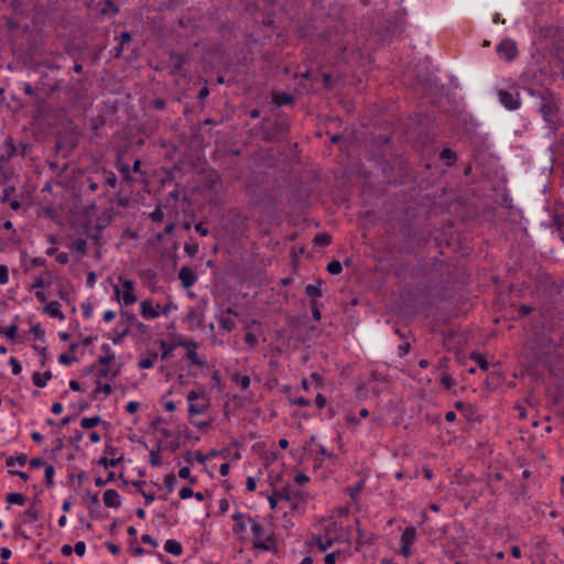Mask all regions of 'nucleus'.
Returning a JSON list of instances; mask_svg holds the SVG:
<instances>
[{"label": "nucleus", "instance_id": "obj_1", "mask_svg": "<svg viewBox=\"0 0 564 564\" xmlns=\"http://www.w3.org/2000/svg\"><path fill=\"white\" fill-rule=\"evenodd\" d=\"M528 348L532 351L535 360L544 365L564 358V347L556 344L555 339L546 333H539L531 337Z\"/></svg>", "mask_w": 564, "mask_h": 564}, {"label": "nucleus", "instance_id": "obj_2", "mask_svg": "<svg viewBox=\"0 0 564 564\" xmlns=\"http://www.w3.org/2000/svg\"><path fill=\"white\" fill-rule=\"evenodd\" d=\"M539 112L551 130H557L561 126V116L553 95L547 90L539 93Z\"/></svg>", "mask_w": 564, "mask_h": 564}, {"label": "nucleus", "instance_id": "obj_3", "mask_svg": "<svg viewBox=\"0 0 564 564\" xmlns=\"http://www.w3.org/2000/svg\"><path fill=\"white\" fill-rule=\"evenodd\" d=\"M119 282L122 286V290H120L117 285L113 288V294L116 299L126 306L134 304L137 302V296L134 294L133 281L119 278Z\"/></svg>", "mask_w": 564, "mask_h": 564}, {"label": "nucleus", "instance_id": "obj_4", "mask_svg": "<svg viewBox=\"0 0 564 564\" xmlns=\"http://www.w3.org/2000/svg\"><path fill=\"white\" fill-rule=\"evenodd\" d=\"M416 540V528L412 524L406 525L400 536V555H402L404 558H409L413 554V545L415 544Z\"/></svg>", "mask_w": 564, "mask_h": 564}, {"label": "nucleus", "instance_id": "obj_5", "mask_svg": "<svg viewBox=\"0 0 564 564\" xmlns=\"http://www.w3.org/2000/svg\"><path fill=\"white\" fill-rule=\"evenodd\" d=\"M100 349L104 352V355L98 358V365L100 367L97 370V376L99 378L115 377L116 372H111V369H110V364L116 358L115 351L111 349V347L108 344H102Z\"/></svg>", "mask_w": 564, "mask_h": 564}, {"label": "nucleus", "instance_id": "obj_6", "mask_svg": "<svg viewBox=\"0 0 564 564\" xmlns=\"http://www.w3.org/2000/svg\"><path fill=\"white\" fill-rule=\"evenodd\" d=\"M250 530L254 538L256 547L260 550L268 551L270 546L265 543L268 541L273 542L272 533L265 532L262 524H260L257 520L249 518Z\"/></svg>", "mask_w": 564, "mask_h": 564}, {"label": "nucleus", "instance_id": "obj_7", "mask_svg": "<svg viewBox=\"0 0 564 564\" xmlns=\"http://www.w3.org/2000/svg\"><path fill=\"white\" fill-rule=\"evenodd\" d=\"M497 54L507 62L513 61L518 56V47L513 40L503 39L496 47Z\"/></svg>", "mask_w": 564, "mask_h": 564}, {"label": "nucleus", "instance_id": "obj_8", "mask_svg": "<svg viewBox=\"0 0 564 564\" xmlns=\"http://www.w3.org/2000/svg\"><path fill=\"white\" fill-rule=\"evenodd\" d=\"M178 280L184 289H191L198 280L197 273L187 265H183L178 271Z\"/></svg>", "mask_w": 564, "mask_h": 564}, {"label": "nucleus", "instance_id": "obj_9", "mask_svg": "<svg viewBox=\"0 0 564 564\" xmlns=\"http://www.w3.org/2000/svg\"><path fill=\"white\" fill-rule=\"evenodd\" d=\"M500 104L508 110H517L520 107L519 94L510 93L507 90H499L498 93Z\"/></svg>", "mask_w": 564, "mask_h": 564}, {"label": "nucleus", "instance_id": "obj_10", "mask_svg": "<svg viewBox=\"0 0 564 564\" xmlns=\"http://www.w3.org/2000/svg\"><path fill=\"white\" fill-rule=\"evenodd\" d=\"M336 50L339 52V57L341 61L347 64H354L358 58L364 57V52L360 48L350 51L349 47L345 44L338 45Z\"/></svg>", "mask_w": 564, "mask_h": 564}, {"label": "nucleus", "instance_id": "obj_11", "mask_svg": "<svg viewBox=\"0 0 564 564\" xmlns=\"http://www.w3.org/2000/svg\"><path fill=\"white\" fill-rule=\"evenodd\" d=\"M105 455L106 456L99 460V464L105 468L117 467L122 459V455L117 456V449L109 445L105 448Z\"/></svg>", "mask_w": 564, "mask_h": 564}, {"label": "nucleus", "instance_id": "obj_12", "mask_svg": "<svg viewBox=\"0 0 564 564\" xmlns=\"http://www.w3.org/2000/svg\"><path fill=\"white\" fill-rule=\"evenodd\" d=\"M279 496L281 497V499L285 500L305 501V499L307 498V492L301 489L286 487L279 491Z\"/></svg>", "mask_w": 564, "mask_h": 564}, {"label": "nucleus", "instance_id": "obj_13", "mask_svg": "<svg viewBox=\"0 0 564 564\" xmlns=\"http://www.w3.org/2000/svg\"><path fill=\"white\" fill-rule=\"evenodd\" d=\"M236 316L237 313L231 307L226 308L219 317L220 327L227 332H231L236 327Z\"/></svg>", "mask_w": 564, "mask_h": 564}, {"label": "nucleus", "instance_id": "obj_14", "mask_svg": "<svg viewBox=\"0 0 564 564\" xmlns=\"http://www.w3.org/2000/svg\"><path fill=\"white\" fill-rule=\"evenodd\" d=\"M172 61V73L175 75H185L184 65L187 62V58L183 54L173 53L171 55Z\"/></svg>", "mask_w": 564, "mask_h": 564}, {"label": "nucleus", "instance_id": "obj_15", "mask_svg": "<svg viewBox=\"0 0 564 564\" xmlns=\"http://www.w3.org/2000/svg\"><path fill=\"white\" fill-rule=\"evenodd\" d=\"M104 503L108 508H119L121 505V497L115 489H107L104 492Z\"/></svg>", "mask_w": 564, "mask_h": 564}, {"label": "nucleus", "instance_id": "obj_16", "mask_svg": "<svg viewBox=\"0 0 564 564\" xmlns=\"http://www.w3.org/2000/svg\"><path fill=\"white\" fill-rule=\"evenodd\" d=\"M432 265H433V272H432L431 276L429 278V282L440 283L443 280L445 265H444L443 261L437 260V259H433Z\"/></svg>", "mask_w": 564, "mask_h": 564}, {"label": "nucleus", "instance_id": "obj_17", "mask_svg": "<svg viewBox=\"0 0 564 564\" xmlns=\"http://www.w3.org/2000/svg\"><path fill=\"white\" fill-rule=\"evenodd\" d=\"M141 316L144 319H155L160 316V313L156 308L153 307L151 301L144 300L141 302Z\"/></svg>", "mask_w": 564, "mask_h": 564}, {"label": "nucleus", "instance_id": "obj_18", "mask_svg": "<svg viewBox=\"0 0 564 564\" xmlns=\"http://www.w3.org/2000/svg\"><path fill=\"white\" fill-rule=\"evenodd\" d=\"M52 377L53 376L51 371H45L43 373L35 371L32 375V381L37 388H45L47 386V382L52 379Z\"/></svg>", "mask_w": 564, "mask_h": 564}, {"label": "nucleus", "instance_id": "obj_19", "mask_svg": "<svg viewBox=\"0 0 564 564\" xmlns=\"http://www.w3.org/2000/svg\"><path fill=\"white\" fill-rule=\"evenodd\" d=\"M208 408V400L203 399V402L193 401L192 403H188V413L191 415H200L206 412Z\"/></svg>", "mask_w": 564, "mask_h": 564}, {"label": "nucleus", "instance_id": "obj_20", "mask_svg": "<svg viewBox=\"0 0 564 564\" xmlns=\"http://www.w3.org/2000/svg\"><path fill=\"white\" fill-rule=\"evenodd\" d=\"M44 311L51 317L64 319V314L61 311V304L57 301H52V302L47 303L44 307Z\"/></svg>", "mask_w": 564, "mask_h": 564}, {"label": "nucleus", "instance_id": "obj_21", "mask_svg": "<svg viewBox=\"0 0 564 564\" xmlns=\"http://www.w3.org/2000/svg\"><path fill=\"white\" fill-rule=\"evenodd\" d=\"M159 345L162 350V354L160 356L161 360L170 359L173 356V351L175 350L176 345H174L173 343H167L164 339H161Z\"/></svg>", "mask_w": 564, "mask_h": 564}, {"label": "nucleus", "instance_id": "obj_22", "mask_svg": "<svg viewBox=\"0 0 564 564\" xmlns=\"http://www.w3.org/2000/svg\"><path fill=\"white\" fill-rule=\"evenodd\" d=\"M364 486H365L364 480H359L357 484L348 486L346 488V492L348 494V496L352 502H356L359 499V496L364 489Z\"/></svg>", "mask_w": 564, "mask_h": 564}, {"label": "nucleus", "instance_id": "obj_23", "mask_svg": "<svg viewBox=\"0 0 564 564\" xmlns=\"http://www.w3.org/2000/svg\"><path fill=\"white\" fill-rule=\"evenodd\" d=\"M158 359L159 354L156 351L149 352L147 357L139 360L138 366L140 369H150L154 366Z\"/></svg>", "mask_w": 564, "mask_h": 564}, {"label": "nucleus", "instance_id": "obj_24", "mask_svg": "<svg viewBox=\"0 0 564 564\" xmlns=\"http://www.w3.org/2000/svg\"><path fill=\"white\" fill-rule=\"evenodd\" d=\"M164 550L175 556H180L183 553V546L176 540H167L164 544Z\"/></svg>", "mask_w": 564, "mask_h": 564}, {"label": "nucleus", "instance_id": "obj_25", "mask_svg": "<svg viewBox=\"0 0 564 564\" xmlns=\"http://www.w3.org/2000/svg\"><path fill=\"white\" fill-rule=\"evenodd\" d=\"M273 101L276 106H286L293 104L294 98L288 93L280 91L273 95Z\"/></svg>", "mask_w": 564, "mask_h": 564}, {"label": "nucleus", "instance_id": "obj_26", "mask_svg": "<svg viewBox=\"0 0 564 564\" xmlns=\"http://www.w3.org/2000/svg\"><path fill=\"white\" fill-rule=\"evenodd\" d=\"M440 159L445 163V165L452 166L455 164L457 155L452 149L445 148L441 151Z\"/></svg>", "mask_w": 564, "mask_h": 564}, {"label": "nucleus", "instance_id": "obj_27", "mask_svg": "<svg viewBox=\"0 0 564 564\" xmlns=\"http://www.w3.org/2000/svg\"><path fill=\"white\" fill-rule=\"evenodd\" d=\"M196 350H197V348H193V347L191 349L186 350V359L194 366L203 367L205 365V360H204V358L198 356Z\"/></svg>", "mask_w": 564, "mask_h": 564}, {"label": "nucleus", "instance_id": "obj_28", "mask_svg": "<svg viewBox=\"0 0 564 564\" xmlns=\"http://www.w3.org/2000/svg\"><path fill=\"white\" fill-rule=\"evenodd\" d=\"M207 457L203 455L199 451L195 452H187L184 455V460L188 464H192L193 462H197L199 464H205Z\"/></svg>", "mask_w": 564, "mask_h": 564}, {"label": "nucleus", "instance_id": "obj_29", "mask_svg": "<svg viewBox=\"0 0 564 564\" xmlns=\"http://www.w3.org/2000/svg\"><path fill=\"white\" fill-rule=\"evenodd\" d=\"M305 294L311 297V300H317L323 295L321 290V282L318 284H307L305 286Z\"/></svg>", "mask_w": 564, "mask_h": 564}, {"label": "nucleus", "instance_id": "obj_30", "mask_svg": "<svg viewBox=\"0 0 564 564\" xmlns=\"http://www.w3.org/2000/svg\"><path fill=\"white\" fill-rule=\"evenodd\" d=\"M26 497L20 492H11L7 496V502L9 505L24 506Z\"/></svg>", "mask_w": 564, "mask_h": 564}, {"label": "nucleus", "instance_id": "obj_31", "mask_svg": "<svg viewBox=\"0 0 564 564\" xmlns=\"http://www.w3.org/2000/svg\"><path fill=\"white\" fill-rule=\"evenodd\" d=\"M6 463L8 467H12L14 465L23 467L28 463V456L25 454H20L17 457L10 456L7 458Z\"/></svg>", "mask_w": 564, "mask_h": 564}, {"label": "nucleus", "instance_id": "obj_32", "mask_svg": "<svg viewBox=\"0 0 564 564\" xmlns=\"http://www.w3.org/2000/svg\"><path fill=\"white\" fill-rule=\"evenodd\" d=\"M72 250L78 254H85L87 250V241L78 238L72 242Z\"/></svg>", "mask_w": 564, "mask_h": 564}, {"label": "nucleus", "instance_id": "obj_33", "mask_svg": "<svg viewBox=\"0 0 564 564\" xmlns=\"http://www.w3.org/2000/svg\"><path fill=\"white\" fill-rule=\"evenodd\" d=\"M100 422V416L98 415H95V416H90V417H83L80 420V426L85 430H90L95 426H97Z\"/></svg>", "mask_w": 564, "mask_h": 564}, {"label": "nucleus", "instance_id": "obj_34", "mask_svg": "<svg viewBox=\"0 0 564 564\" xmlns=\"http://www.w3.org/2000/svg\"><path fill=\"white\" fill-rule=\"evenodd\" d=\"M116 166L126 181H131V169L128 164L123 163L120 159H118L116 162Z\"/></svg>", "mask_w": 564, "mask_h": 564}, {"label": "nucleus", "instance_id": "obj_35", "mask_svg": "<svg viewBox=\"0 0 564 564\" xmlns=\"http://www.w3.org/2000/svg\"><path fill=\"white\" fill-rule=\"evenodd\" d=\"M232 520L235 521V532L246 531L247 527L246 523L243 522V514L241 512H236L235 514H232Z\"/></svg>", "mask_w": 564, "mask_h": 564}, {"label": "nucleus", "instance_id": "obj_36", "mask_svg": "<svg viewBox=\"0 0 564 564\" xmlns=\"http://www.w3.org/2000/svg\"><path fill=\"white\" fill-rule=\"evenodd\" d=\"M173 344L176 345V347H183L186 350L191 349L192 347L193 348H198V344L196 341L188 340V339L183 338V337H178L176 339V341H174Z\"/></svg>", "mask_w": 564, "mask_h": 564}, {"label": "nucleus", "instance_id": "obj_37", "mask_svg": "<svg viewBox=\"0 0 564 564\" xmlns=\"http://www.w3.org/2000/svg\"><path fill=\"white\" fill-rule=\"evenodd\" d=\"M327 272L332 275L340 274L343 271V265L338 260H333L327 264Z\"/></svg>", "mask_w": 564, "mask_h": 564}, {"label": "nucleus", "instance_id": "obj_38", "mask_svg": "<svg viewBox=\"0 0 564 564\" xmlns=\"http://www.w3.org/2000/svg\"><path fill=\"white\" fill-rule=\"evenodd\" d=\"M178 477L188 480L192 485H195L197 481L196 477L191 476V469L187 466L180 468Z\"/></svg>", "mask_w": 564, "mask_h": 564}, {"label": "nucleus", "instance_id": "obj_39", "mask_svg": "<svg viewBox=\"0 0 564 564\" xmlns=\"http://www.w3.org/2000/svg\"><path fill=\"white\" fill-rule=\"evenodd\" d=\"M234 380L242 390L248 389L251 383L250 377L246 375H236Z\"/></svg>", "mask_w": 564, "mask_h": 564}, {"label": "nucleus", "instance_id": "obj_40", "mask_svg": "<svg viewBox=\"0 0 564 564\" xmlns=\"http://www.w3.org/2000/svg\"><path fill=\"white\" fill-rule=\"evenodd\" d=\"M111 391H112V387L109 383H101L98 381L94 393H95V395H98L99 393L109 395L111 393Z\"/></svg>", "mask_w": 564, "mask_h": 564}, {"label": "nucleus", "instance_id": "obj_41", "mask_svg": "<svg viewBox=\"0 0 564 564\" xmlns=\"http://www.w3.org/2000/svg\"><path fill=\"white\" fill-rule=\"evenodd\" d=\"M149 463L153 467H159L162 465V457L159 451H151L149 454Z\"/></svg>", "mask_w": 564, "mask_h": 564}, {"label": "nucleus", "instance_id": "obj_42", "mask_svg": "<svg viewBox=\"0 0 564 564\" xmlns=\"http://www.w3.org/2000/svg\"><path fill=\"white\" fill-rule=\"evenodd\" d=\"M316 246L326 247L330 243V237L327 234H318L314 238Z\"/></svg>", "mask_w": 564, "mask_h": 564}, {"label": "nucleus", "instance_id": "obj_43", "mask_svg": "<svg viewBox=\"0 0 564 564\" xmlns=\"http://www.w3.org/2000/svg\"><path fill=\"white\" fill-rule=\"evenodd\" d=\"M333 543H334V540L327 535L325 538H319L317 540V546L321 551L328 550L329 547H332Z\"/></svg>", "mask_w": 564, "mask_h": 564}, {"label": "nucleus", "instance_id": "obj_44", "mask_svg": "<svg viewBox=\"0 0 564 564\" xmlns=\"http://www.w3.org/2000/svg\"><path fill=\"white\" fill-rule=\"evenodd\" d=\"M311 311H312V316L315 321H319L322 315H321V308H319V303L317 300H311Z\"/></svg>", "mask_w": 564, "mask_h": 564}, {"label": "nucleus", "instance_id": "obj_45", "mask_svg": "<svg viewBox=\"0 0 564 564\" xmlns=\"http://www.w3.org/2000/svg\"><path fill=\"white\" fill-rule=\"evenodd\" d=\"M440 382L445 389H451L455 386V380L453 377L446 373L441 376Z\"/></svg>", "mask_w": 564, "mask_h": 564}, {"label": "nucleus", "instance_id": "obj_46", "mask_svg": "<svg viewBox=\"0 0 564 564\" xmlns=\"http://www.w3.org/2000/svg\"><path fill=\"white\" fill-rule=\"evenodd\" d=\"M17 333H18V325L17 324L9 325L7 328H4V332H3V334L6 335V337L9 340H14L15 337H17Z\"/></svg>", "mask_w": 564, "mask_h": 564}, {"label": "nucleus", "instance_id": "obj_47", "mask_svg": "<svg viewBox=\"0 0 564 564\" xmlns=\"http://www.w3.org/2000/svg\"><path fill=\"white\" fill-rule=\"evenodd\" d=\"M186 399H187L188 403H192L193 401H197L198 399H206V395H205L204 391L191 390L187 393Z\"/></svg>", "mask_w": 564, "mask_h": 564}, {"label": "nucleus", "instance_id": "obj_48", "mask_svg": "<svg viewBox=\"0 0 564 564\" xmlns=\"http://www.w3.org/2000/svg\"><path fill=\"white\" fill-rule=\"evenodd\" d=\"M54 475H55L54 466H52V465L46 466L45 467L44 477H45V481H46L47 486H52L53 485Z\"/></svg>", "mask_w": 564, "mask_h": 564}, {"label": "nucleus", "instance_id": "obj_49", "mask_svg": "<svg viewBox=\"0 0 564 564\" xmlns=\"http://www.w3.org/2000/svg\"><path fill=\"white\" fill-rule=\"evenodd\" d=\"M150 218L154 223H162L164 219V213L160 206H156L155 209L150 214Z\"/></svg>", "mask_w": 564, "mask_h": 564}, {"label": "nucleus", "instance_id": "obj_50", "mask_svg": "<svg viewBox=\"0 0 564 564\" xmlns=\"http://www.w3.org/2000/svg\"><path fill=\"white\" fill-rule=\"evenodd\" d=\"M9 365L11 366L12 368V373L14 376H19L22 371V366L20 364V361L15 358V357H11L10 360H9Z\"/></svg>", "mask_w": 564, "mask_h": 564}, {"label": "nucleus", "instance_id": "obj_51", "mask_svg": "<svg viewBox=\"0 0 564 564\" xmlns=\"http://www.w3.org/2000/svg\"><path fill=\"white\" fill-rule=\"evenodd\" d=\"M175 482H176V478L173 474H169L164 477V485L170 492L173 491Z\"/></svg>", "mask_w": 564, "mask_h": 564}, {"label": "nucleus", "instance_id": "obj_52", "mask_svg": "<svg viewBox=\"0 0 564 564\" xmlns=\"http://www.w3.org/2000/svg\"><path fill=\"white\" fill-rule=\"evenodd\" d=\"M14 192H15V188L13 186H7L3 189V195H2L1 202L2 203H10L11 202V196L14 194Z\"/></svg>", "mask_w": 564, "mask_h": 564}, {"label": "nucleus", "instance_id": "obj_53", "mask_svg": "<svg viewBox=\"0 0 564 564\" xmlns=\"http://www.w3.org/2000/svg\"><path fill=\"white\" fill-rule=\"evenodd\" d=\"M105 182L109 187L115 188L117 185L116 174L113 172H107L105 175Z\"/></svg>", "mask_w": 564, "mask_h": 564}, {"label": "nucleus", "instance_id": "obj_54", "mask_svg": "<svg viewBox=\"0 0 564 564\" xmlns=\"http://www.w3.org/2000/svg\"><path fill=\"white\" fill-rule=\"evenodd\" d=\"M76 358L74 356H69L67 354H62L58 356V362L64 366H70Z\"/></svg>", "mask_w": 564, "mask_h": 564}, {"label": "nucleus", "instance_id": "obj_55", "mask_svg": "<svg viewBox=\"0 0 564 564\" xmlns=\"http://www.w3.org/2000/svg\"><path fill=\"white\" fill-rule=\"evenodd\" d=\"M9 282V270L6 265L0 264V284L4 285Z\"/></svg>", "mask_w": 564, "mask_h": 564}, {"label": "nucleus", "instance_id": "obj_56", "mask_svg": "<svg viewBox=\"0 0 564 564\" xmlns=\"http://www.w3.org/2000/svg\"><path fill=\"white\" fill-rule=\"evenodd\" d=\"M73 550L78 556H84L86 553V543L84 541H78L75 543Z\"/></svg>", "mask_w": 564, "mask_h": 564}, {"label": "nucleus", "instance_id": "obj_57", "mask_svg": "<svg viewBox=\"0 0 564 564\" xmlns=\"http://www.w3.org/2000/svg\"><path fill=\"white\" fill-rule=\"evenodd\" d=\"M184 250L188 256L194 257L198 252V245L197 243H185Z\"/></svg>", "mask_w": 564, "mask_h": 564}, {"label": "nucleus", "instance_id": "obj_58", "mask_svg": "<svg viewBox=\"0 0 564 564\" xmlns=\"http://www.w3.org/2000/svg\"><path fill=\"white\" fill-rule=\"evenodd\" d=\"M473 359L477 362L478 367L482 370H487L489 367L488 361L480 355L474 356Z\"/></svg>", "mask_w": 564, "mask_h": 564}, {"label": "nucleus", "instance_id": "obj_59", "mask_svg": "<svg viewBox=\"0 0 564 564\" xmlns=\"http://www.w3.org/2000/svg\"><path fill=\"white\" fill-rule=\"evenodd\" d=\"M338 556H339V551L326 554V556L324 558V564H336Z\"/></svg>", "mask_w": 564, "mask_h": 564}, {"label": "nucleus", "instance_id": "obj_60", "mask_svg": "<svg viewBox=\"0 0 564 564\" xmlns=\"http://www.w3.org/2000/svg\"><path fill=\"white\" fill-rule=\"evenodd\" d=\"M141 541L142 543L151 545L152 547H156L159 545L158 541L153 539L150 534H142Z\"/></svg>", "mask_w": 564, "mask_h": 564}, {"label": "nucleus", "instance_id": "obj_61", "mask_svg": "<svg viewBox=\"0 0 564 564\" xmlns=\"http://www.w3.org/2000/svg\"><path fill=\"white\" fill-rule=\"evenodd\" d=\"M178 495H180V498H181V499L185 500V499L192 498V497H193V495H194V491H193V489H192V488H189V487H183V488L180 490Z\"/></svg>", "mask_w": 564, "mask_h": 564}, {"label": "nucleus", "instance_id": "obj_62", "mask_svg": "<svg viewBox=\"0 0 564 564\" xmlns=\"http://www.w3.org/2000/svg\"><path fill=\"white\" fill-rule=\"evenodd\" d=\"M140 409V403L137 401H129L126 405V411L130 414L135 413Z\"/></svg>", "mask_w": 564, "mask_h": 564}, {"label": "nucleus", "instance_id": "obj_63", "mask_svg": "<svg viewBox=\"0 0 564 564\" xmlns=\"http://www.w3.org/2000/svg\"><path fill=\"white\" fill-rule=\"evenodd\" d=\"M307 481H310V478L304 473H299L294 477L295 485L301 486L303 484H306Z\"/></svg>", "mask_w": 564, "mask_h": 564}, {"label": "nucleus", "instance_id": "obj_64", "mask_svg": "<svg viewBox=\"0 0 564 564\" xmlns=\"http://www.w3.org/2000/svg\"><path fill=\"white\" fill-rule=\"evenodd\" d=\"M86 501L89 506H98L99 499L97 492H87Z\"/></svg>", "mask_w": 564, "mask_h": 564}]
</instances>
